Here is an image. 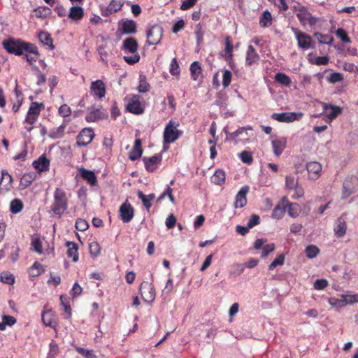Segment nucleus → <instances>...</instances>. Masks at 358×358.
Segmentation results:
<instances>
[{"label":"nucleus","mask_w":358,"mask_h":358,"mask_svg":"<svg viewBox=\"0 0 358 358\" xmlns=\"http://www.w3.org/2000/svg\"><path fill=\"white\" fill-rule=\"evenodd\" d=\"M306 169L308 174V178L315 180L321 175L322 165L317 162H310L306 164Z\"/></svg>","instance_id":"a211bd4d"},{"label":"nucleus","mask_w":358,"mask_h":358,"mask_svg":"<svg viewBox=\"0 0 358 358\" xmlns=\"http://www.w3.org/2000/svg\"><path fill=\"white\" fill-rule=\"evenodd\" d=\"M94 133L91 128L83 129L77 138V143L80 146H86L90 144L94 138Z\"/></svg>","instance_id":"f3484780"},{"label":"nucleus","mask_w":358,"mask_h":358,"mask_svg":"<svg viewBox=\"0 0 358 358\" xmlns=\"http://www.w3.org/2000/svg\"><path fill=\"white\" fill-rule=\"evenodd\" d=\"M287 207V213L289 216L292 217H296L299 216L301 212V207L299 204L296 203H286Z\"/></svg>","instance_id":"79ce46f5"},{"label":"nucleus","mask_w":358,"mask_h":358,"mask_svg":"<svg viewBox=\"0 0 358 358\" xmlns=\"http://www.w3.org/2000/svg\"><path fill=\"white\" fill-rule=\"evenodd\" d=\"M17 320L13 316L3 315L2 322H0V330L3 331L7 326L11 327L16 323Z\"/></svg>","instance_id":"37998d69"},{"label":"nucleus","mask_w":358,"mask_h":358,"mask_svg":"<svg viewBox=\"0 0 358 358\" xmlns=\"http://www.w3.org/2000/svg\"><path fill=\"white\" fill-rule=\"evenodd\" d=\"M101 118V112L99 109L94 108H91L90 113L85 117V120L88 122H93Z\"/></svg>","instance_id":"58836bf2"},{"label":"nucleus","mask_w":358,"mask_h":358,"mask_svg":"<svg viewBox=\"0 0 358 358\" xmlns=\"http://www.w3.org/2000/svg\"><path fill=\"white\" fill-rule=\"evenodd\" d=\"M335 34H336V36L338 38H340L341 41H342L343 42L346 43H351V40L348 37L347 31L344 29L338 28L336 31Z\"/></svg>","instance_id":"bf43d9fd"},{"label":"nucleus","mask_w":358,"mask_h":358,"mask_svg":"<svg viewBox=\"0 0 358 358\" xmlns=\"http://www.w3.org/2000/svg\"><path fill=\"white\" fill-rule=\"evenodd\" d=\"M190 71L192 78L194 80H200L202 78L201 76V68L197 62H194L190 65Z\"/></svg>","instance_id":"ea45409f"},{"label":"nucleus","mask_w":358,"mask_h":358,"mask_svg":"<svg viewBox=\"0 0 358 358\" xmlns=\"http://www.w3.org/2000/svg\"><path fill=\"white\" fill-rule=\"evenodd\" d=\"M163 34V29L161 26L154 24L151 26L147 31V42L149 45H157L162 39Z\"/></svg>","instance_id":"6e6552de"},{"label":"nucleus","mask_w":358,"mask_h":358,"mask_svg":"<svg viewBox=\"0 0 358 358\" xmlns=\"http://www.w3.org/2000/svg\"><path fill=\"white\" fill-rule=\"evenodd\" d=\"M323 109L325 115L330 120L335 119L342 111L341 108L327 103L323 105Z\"/></svg>","instance_id":"b1692460"},{"label":"nucleus","mask_w":358,"mask_h":358,"mask_svg":"<svg viewBox=\"0 0 358 358\" xmlns=\"http://www.w3.org/2000/svg\"><path fill=\"white\" fill-rule=\"evenodd\" d=\"M0 280L8 285H13L15 282V277L10 272L5 271L0 274Z\"/></svg>","instance_id":"6e6d98bb"},{"label":"nucleus","mask_w":358,"mask_h":358,"mask_svg":"<svg viewBox=\"0 0 358 358\" xmlns=\"http://www.w3.org/2000/svg\"><path fill=\"white\" fill-rule=\"evenodd\" d=\"M84 9L80 6H72L69 8L68 17L74 22L80 21L84 17Z\"/></svg>","instance_id":"4be33fe9"},{"label":"nucleus","mask_w":358,"mask_h":358,"mask_svg":"<svg viewBox=\"0 0 358 358\" xmlns=\"http://www.w3.org/2000/svg\"><path fill=\"white\" fill-rule=\"evenodd\" d=\"M23 48V52L25 51L29 53L34 54L36 56L38 55V52L35 45L30 43L24 42Z\"/></svg>","instance_id":"69168bd1"},{"label":"nucleus","mask_w":358,"mask_h":358,"mask_svg":"<svg viewBox=\"0 0 358 358\" xmlns=\"http://www.w3.org/2000/svg\"><path fill=\"white\" fill-rule=\"evenodd\" d=\"M178 124L174 125L173 122L170 120L168 124L166 126L164 131V143H173L176 140H177L180 135V132L177 129Z\"/></svg>","instance_id":"0eeeda50"},{"label":"nucleus","mask_w":358,"mask_h":358,"mask_svg":"<svg viewBox=\"0 0 358 358\" xmlns=\"http://www.w3.org/2000/svg\"><path fill=\"white\" fill-rule=\"evenodd\" d=\"M38 36L40 42L43 45L48 46L51 50L54 48L52 45V39L49 33L46 31H41Z\"/></svg>","instance_id":"4c0bfd02"},{"label":"nucleus","mask_w":358,"mask_h":358,"mask_svg":"<svg viewBox=\"0 0 358 358\" xmlns=\"http://www.w3.org/2000/svg\"><path fill=\"white\" fill-rule=\"evenodd\" d=\"M292 31L296 37L298 45L300 48L306 50L311 47L312 38L309 35L304 34L300 31L298 29L294 27L292 28Z\"/></svg>","instance_id":"9b49d317"},{"label":"nucleus","mask_w":358,"mask_h":358,"mask_svg":"<svg viewBox=\"0 0 358 358\" xmlns=\"http://www.w3.org/2000/svg\"><path fill=\"white\" fill-rule=\"evenodd\" d=\"M346 229L345 222L339 219L334 227V233L338 237H343L346 233Z\"/></svg>","instance_id":"49530a36"},{"label":"nucleus","mask_w":358,"mask_h":358,"mask_svg":"<svg viewBox=\"0 0 358 358\" xmlns=\"http://www.w3.org/2000/svg\"><path fill=\"white\" fill-rule=\"evenodd\" d=\"M54 201L52 204V212L59 216H61L67 209V198L65 192L59 187H57L54 192Z\"/></svg>","instance_id":"f03ea898"},{"label":"nucleus","mask_w":358,"mask_h":358,"mask_svg":"<svg viewBox=\"0 0 358 358\" xmlns=\"http://www.w3.org/2000/svg\"><path fill=\"white\" fill-rule=\"evenodd\" d=\"M59 352V347L57 344L54 342H51L49 346V351L48 353L47 358H55Z\"/></svg>","instance_id":"0e129e2a"},{"label":"nucleus","mask_w":358,"mask_h":358,"mask_svg":"<svg viewBox=\"0 0 358 358\" xmlns=\"http://www.w3.org/2000/svg\"><path fill=\"white\" fill-rule=\"evenodd\" d=\"M65 129L66 124L64 122L59 127L52 129L50 131L49 136L53 139L60 138L64 136Z\"/></svg>","instance_id":"a18cd8bd"},{"label":"nucleus","mask_w":358,"mask_h":358,"mask_svg":"<svg viewBox=\"0 0 358 358\" xmlns=\"http://www.w3.org/2000/svg\"><path fill=\"white\" fill-rule=\"evenodd\" d=\"M33 12L36 17L41 19L47 18L52 13L51 9L47 6H39L34 9Z\"/></svg>","instance_id":"e433bc0d"},{"label":"nucleus","mask_w":358,"mask_h":358,"mask_svg":"<svg viewBox=\"0 0 358 358\" xmlns=\"http://www.w3.org/2000/svg\"><path fill=\"white\" fill-rule=\"evenodd\" d=\"M23 41L12 38L3 41L2 45L8 53L20 56L23 54Z\"/></svg>","instance_id":"423d86ee"},{"label":"nucleus","mask_w":358,"mask_h":358,"mask_svg":"<svg viewBox=\"0 0 358 358\" xmlns=\"http://www.w3.org/2000/svg\"><path fill=\"white\" fill-rule=\"evenodd\" d=\"M252 128L250 126L239 127L234 132L230 133L227 129H224V131L227 134L226 140L232 141L234 144L239 143H245L248 142L249 135L248 131H252Z\"/></svg>","instance_id":"20e7f679"},{"label":"nucleus","mask_w":358,"mask_h":358,"mask_svg":"<svg viewBox=\"0 0 358 358\" xmlns=\"http://www.w3.org/2000/svg\"><path fill=\"white\" fill-rule=\"evenodd\" d=\"M43 108L44 106L43 103L32 102L28 110L25 122L29 124H33L37 120L38 117Z\"/></svg>","instance_id":"1a4fd4ad"},{"label":"nucleus","mask_w":358,"mask_h":358,"mask_svg":"<svg viewBox=\"0 0 358 358\" xmlns=\"http://www.w3.org/2000/svg\"><path fill=\"white\" fill-rule=\"evenodd\" d=\"M138 48V43L134 38H127L123 41L122 49L124 51L134 54L132 56H124L123 59L127 64H134L140 60V55L137 52Z\"/></svg>","instance_id":"7ed1b4c3"},{"label":"nucleus","mask_w":358,"mask_h":358,"mask_svg":"<svg viewBox=\"0 0 358 358\" xmlns=\"http://www.w3.org/2000/svg\"><path fill=\"white\" fill-rule=\"evenodd\" d=\"M286 187L290 189H295L298 196L303 194L302 188L298 187V180L294 176H287L285 178Z\"/></svg>","instance_id":"bb28decb"},{"label":"nucleus","mask_w":358,"mask_h":358,"mask_svg":"<svg viewBox=\"0 0 358 358\" xmlns=\"http://www.w3.org/2000/svg\"><path fill=\"white\" fill-rule=\"evenodd\" d=\"M78 171L80 176L87 181L89 184L91 185H95L96 184L97 180L95 173L90 170H87L84 168H79Z\"/></svg>","instance_id":"cd10ccee"},{"label":"nucleus","mask_w":358,"mask_h":358,"mask_svg":"<svg viewBox=\"0 0 358 358\" xmlns=\"http://www.w3.org/2000/svg\"><path fill=\"white\" fill-rule=\"evenodd\" d=\"M259 59V56L257 51L252 45H249L246 52L245 64L247 66H252V64H257Z\"/></svg>","instance_id":"5701e85b"},{"label":"nucleus","mask_w":358,"mask_h":358,"mask_svg":"<svg viewBox=\"0 0 358 358\" xmlns=\"http://www.w3.org/2000/svg\"><path fill=\"white\" fill-rule=\"evenodd\" d=\"M329 304L337 309H341L347 306L358 303V293L348 291L344 294L328 298Z\"/></svg>","instance_id":"f257e3e1"},{"label":"nucleus","mask_w":358,"mask_h":358,"mask_svg":"<svg viewBox=\"0 0 358 358\" xmlns=\"http://www.w3.org/2000/svg\"><path fill=\"white\" fill-rule=\"evenodd\" d=\"M23 208V203L22 202L18 199H13L10 204V210L13 214H17L20 213Z\"/></svg>","instance_id":"3c124183"},{"label":"nucleus","mask_w":358,"mask_h":358,"mask_svg":"<svg viewBox=\"0 0 358 358\" xmlns=\"http://www.w3.org/2000/svg\"><path fill=\"white\" fill-rule=\"evenodd\" d=\"M68 250L67 255L71 258L73 262H76L78 260V247L75 243L68 242L66 243Z\"/></svg>","instance_id":"f704fd0d"},{"label":"nucleus","mask_w":358,"mask_h":358,"mask_svg":"<svg viewBox=\"0 0 358 358\" xmlns=\"http://www.w3.org/2000/svg\"><path fill=\"white\" fill-rule=\"evenodd\" d=\"M137 196L142 201L147 210H149L152 205V201L155 199V195L154 194L145 195L141 191H138Z\"/></svg>","instance_id":"473e14b6"},{"label":"nucleus","mask_w":358,"mask_h":358,"mask_svg":"<svg viewBox=\"0 0 358 358\" xmlns=\"http://www.w3.org/2000/svg\"><path fill=\"white\" fill-rule=\"evenodd\" d=\"M319 248L314 245L307 246L305 250L306 255L310 259L315 257L319 254Z\"/></svg>","instance_id":"13d9d810"},{"label":"nucleus","mask_w":358,"mask_h":358,"mask_svg":"<svg viewBox=\"0 0 358 358\" xmlns=\"http://www.w3.org/2000/svg\"><path fill=\"white\" fill-rule=\"evenodd\" d=\"M272 23L271 14L268 11H264L259 20V24L262 27H269Z\"/></svg>","instance_id":"603ef678"},{"label":"nucleus","mask_w":358,"mask_h":358,"mask_svg":"<svg viewBox=\"0 0 358 358\" xmlns=\"http://www.w3.org/2000/svg\"><path fill=\"white\" fill-rule=\"evenodd\" d=\"M258 261L255 259H250L248 262H247L245 264H237L235 266L239 271L240 273L243 272L245 267L249 268H252L257 265Z\"/></svg>","instance_id":"4d7b16f0"},{"label":"nucleus","mask_w":358,"mask_h":358,"mask_svg":"<svg viewBox=\"0 0 358 358\" xmlns=\"http://www.w3.org/2000/svg\"><path fill=\"white\" fill-rule=\"evenodd\" d=\"M225 44V60L227 62H230L233 59V45L231 43V40L229 37H227L224 41Z\"/></svg>","instance_id":"c03bdc74"},{"label":"nucleus","mask_w":358,"mask_h":358,"mask_svg":"<svg viewBox=\"0 0 358 358\" xmlns=\"http://www.w3.org/2000/svg\"><path fill=\"white\" fill-rule=\"evenodd\" d=\"M120 215L124 223L129 222L134 217V210L131 203L127 199L120 207Z\"/></svg>","instance_id":"ddd939ff"},{"label":"nucleus","mask_w":358,"mask_h":358,"mask_svg":"<svg viewBox=\"0 0 358 358\" xmlns=\"http://www.w3.org/2000/svg\"><path fill=\"white\" fill-rule=\"evenodd\" d=\"M42 322L46 327H50L54 329H56L57 325L55 321V314L50 310H45L41 315Z\"/></svg>","instance_id":"a878e982"},{"label":"nucleus","mask_w":358,"mask_h":358,"mask_svg":"<svg viewBox=\"0 0 358 358\" xmlns=\"http://www.w3.org/2000/svg\"><path fill=\"white\" fill-rule=\"evenodd\" d=\"M90 94L98 99H102L106 95V85L101 80L92 82L90 86Z\"/></svg>","instance_id":"dca6fc26"},{"label":"nucleus","mask_w":358,"mask_h":358,"mask_svg":"<svg viewBox=\"0 0 358 358\" xmlns=\"http://www.w3.org/2000/svg\"><path fill=\"white\" fill-rule=\"evenodd\" d=\"M271 143L273 154L275 157H279L287 146V139L284 137L275 138Z\"/></svg>","instance_id":"aec40b11"},{"label":"nucleus","mask_w":358,"mask_h":358,"mask_svg":"<svg viewBox=\"0 0 358 358\" xmlns=\"http://www.w3.org/2000/svg\"><path fill=\"white\" fill-rule=\"evenodd\" d=\"M147 171L152 172L155 171L162 162V155L159 154L155 155L151 157H144L143 159Z\"/></svg>","instance_id":"6ab92c4d"},{"label":"nucleus","mask_w":358,"mask_h":358,"mask_svg":"<svg viewBox=\"0 0 358 358\" xmlns=\"http://www.w3.org/2000/svg\"><path fill=\"white\" fill-rule=\"evenodd\" d=\"M89 250L91 256L98 257L101 254V247L97 241H93L89 244Z\"/></svg>","instance_id":"5fc2aeb1"},{"label":"nucleus","mask_w":358,"mask_h":358,"mask_svg":"<svg viewBox=\"0 0 358 358\" xmlns=\"http://www.w3.org/2000/svg\"><path fill=\"white\" fill-rule=\"evenodd\" d=\"M358 188V178L355 176H348L343 184L342 199H345L353 194Z\"/></svg>","instance_id":"39448f33"},{"label":"nucleus","mask_w":358,"mask_h":358,"mask_svg":"<svg viewBox=\"0 0 358 358\" xmlns=\"http://www.w3.org/2000/svg\"><path fill=\"white\" fill-rule=\"evenodd\" d=\"M239 157L243 163L251 164L253 161L252 154L248 151H243L239 154Z\"/></svg>","instance_id":"774afa93"},{"label":"nucleus","mask_w":358,"mask_h":358,"mask_svg":"<svg viewBox=\"0 0 358 358\" xmlns=\"http://www.w3.org/2000/svg\"><path fill=\"white\" fill-rule=\"evenodd\" d=\"M13 177L6 170L1 171V178L0 181V189L8 191L12 187Z\"/></svg>","instance_id":"393cba45"},{"label":"nucleus","mask_w":358,"mask_h":358,"mask_svg":"<svg viewBox=\"0 0 358 358\" xmlns=\"http://www.w3.org/2000/svg\"><path fill=\"white\" fill-rule=\"evenodd\" d=\"M33 166L38 172L48 171L50 166V161L44 156H41L33 162Z\"/></svg>","instance_id":"c85d7f7f"},{"label":"nucleus","mask_w":358,"mask_h":358,"mask_svg":"<svg viewBox=\"0 0 358 358\" xmlns=\"http://www.w3.org/2000/svg\"><path fill=\"white\" fill-rule=\"evenodd\" d=\"M170 73L173 76H178L180 73V67L176 58H173L170 64Z\"/></svg>","instance_id":"338daca9"},{"label":"nucleus","mask_w":358,"mask_h":358,"mask_svg":"<svg viewBox=\"0 0 358 358\" xmlns=\"http://www.w3.org/2000/svg\"><path fill=\"white\" fill-rule=\"evenodd\" d=\"M127 109L131 113L140 115L144 112V105L140 101L139 97L134 96L130 98L127 105Z\"/></svg>","instance_id":"2eb2a0df"},{"label":"nucleus","mask_w":358,"mask_h":358,"mask_svg":"<svg viewBox=\"0 0 358 358\" xmlns=\"http://www.w3.org/2000/svg\"><path fill=\"white\" fill-rule=\"evenodd\" d=\"M31 249L39 255L44 253L43 250V241L38 236H34L31 239Z\"/></svg>","instance_id":"a19ab883"},{"label":"nucleus","mask_w":358,"mask_h":358,"mask_svg":"<svg viewBox=\"0 0 358 358\" xmlns=\"http://www.w3.org/2000/svg\"><path fill=\"white\" fill-rule=\"evenodd\" d=\"M285 255L280 254L271 262L268 266L269 270H273L278 266H282L285 262Z\"/></svg>","instance_id":"052dcab7"},{"label":"nucleus","mask_w":358,"mask_h":358,"mask_svg":"<svg viewBox=\"0 0 358 358\" xmlns=\"http://www.w3.org/2000/svg\"><path fill=\"white\" fill-rule=\"evenodd\" d=\"M122 30L124 34H134L136 32V23L132 20H122Z\"/></svg>","instance_id":"72a5a7b5"},{"label":"nucleus","mask_w":358,"mask_h":358,"mask_svg":"<svg viewBox=\"0 0 358 358\" xmlns=\"http://www.w3.org/2000/svg\"><path fill=\"white\" fill-rule=\"evenodd\" d=\"M44 272L43 266L38 263L35 262L32 266L29 269V274L31 277H36Z\"/></svg>","instance_id":"8fccbe9b"},{"label":"nucleus","mask_w":358,"mask_h":358,"mask_svg":"<svg viewBox=\"0 0 358 358\" xmlns=\"http://www.w3.org/2000/svg\"><path fill=\"white\" fill-rule=\"evenodd\" d=\"M124 3V0H111L107 6H101V13L104 17H108L114 13L120 10Z\"/></svg>","instance_id":"f8f14e48"},{"label":"nucleus","mask_w":358,"mask_h":358,"mask_svg":"<svg viewBox=\"0 0 358 358\" xmlns=\"http://www.w3.org/2000/svg\"><path fill=\"white\" fill-rule=\"evenodd\" d=\"M275 80L278 83L287 87H289L292 83L290 78L283 73H276L275 76Z\"/></svg>","instance_id":"de8ad7c7"},{"label":"nucleus","mask_w":358,"mask_h":358,"mask_svg":"<svg viewBox=\"0 0 358 358\" xmlns=\"http://www.w3.org/2000/svg\"><path fill=\"white\" fill-rule=\"evenodd\" d=\"M232 73L231 71L224 69L222 75V85L224 87L229 86L231 82Z\"/></svg>","instance_id":"680f3d73"},{"label":"nucleus","mask_w":358,"mask_h":358,"mask_svg":"<svg viewBox=\"0 0 358 358\" xmlns=\"http://www.w3.org/2000/svg\"><path fill=\"white\" fill-rule=\"evenodd\" d=\"M36 178L34 172H29L24 173L20 178V185L21 188L24 189L29 187Z\"/></svg>","instance_id":"2f4dec72"},{"label":"nucleus","mask_w":358,"mask_h":358,"mask_svg":"<svg viewBox=\"0 0 358 358\" xmlns=\"http://www.w3.org/2000/svg\"><path fill=\"white\" fill-rule=\"evenodd\" d=\"M225 172L222 169H217L211 177V181L217 185H221L225 182Z\"/></svg>","instance_id":"c9c22d12"},{"label":"nucleus","mask_w":358,"mask_h":358,"mask_svg":"<svg viewBox=\"0 0 358 358\" xmlns=\"http://www.w3.org/2000/svg\"><path fill=\"white\" fill-rule=\"evenodd\" d=\"M76 351L85 358H96L92 350L85 349L80 347H76Z\"/></svg>","instance_id":"e2e57ef3"},{"label":"nucleus","mask_w":358,"mask_h":358,"mask_svg":"<svg viewBox=\"0 0 358 358\" xmlns=\"http://www.w3.org/2000/svg\"><path fill=\"white\" fill-rule=\"evenodd\" d=\"M141 296L146 303H152L155 299V290L153 285L148 282H143L141 285Z\"/></svg>","instance_id":"4468645a"},{"label":"nucleus","mask_w":358,"mask_h":358,"mask_svg":"<svg viewBox=\"0 0 358 358\" xmlns=\"http://www.w3.org/2000/svg\"><path fill=\"white\" fill-rule=\"evenodd\" d=\"M303 116V113L301 112H285L280 113H273L272 118L280 122H292L296 120H299Z\"/></svg>","instance_id":"9d476101"},{"label":"nucleus","mask_w":358,"mask_h":358,"mask_svg":"<svg viewBox=\"0 0 358 358\" xmlns=\"http://www.w3.org/2000/svg\"><path fill=\"white\" fill-rule=\"evenodd\" d=\"M286 203L287 201L285 199H283L281 203L278 204L275 206L271 215L273 218L280 220L284 216L287 208Z\"/></svg>","instance_id":"c756f323"},{"label":"nucleus","mask_w":358,"mask_h":358,"mask_svg":"<svg viewBox=\"0 0 358 358\" xmlns=\"http://www.w3.org/2000/svg\"><path fill=\"white\" fill-rule=\"evenodd\" d=\"M312 53H310L308 55V60L311 64H314L316 65H327L329 61V59L327 56L317 57H315V59H312Z\"/></svg>","instance_id":"864d4df0"},{"label":"nucleus","mask_w":358,"mask_h":358,"mask_svg":"<svg viewBox=\"0 0 358 358\" xmlns=\"http://www.w3.org/2000/svg\"><path fill=\"white\" fill-rule=\"evenodd\" d=\"M142 153L143 150L141 149V141L139 138L136 139L134 148L129 152V158L131 161H135L141 157Z\"/></svg>","instance_id":"7c9ffc66"},{"label":"nucleus","mask_w":358,"mask_h":358,"mask_svg":"<svg viewBox=\"0 0 358 358\" xmlns=\"http://www.w3.org/2000/svg\"><path fill=\"white\" fill-rule=\"evenodd\" d=\"M314 36L317 38L318 42L321 44L331 45L334 41V38L329 34H324L317 32L314 34Z\"/></svg>","instance_id":"09e8293b"},{"label":"nucleus","mask_w":358,"mask_h":358,"mask_svg":"<svg viewBox=\"0 0 358 358\" xmlns=\"http://www.w3.org/2000/svg\"><path fill=\"white\" fill-rule=\"evenodd\" d=\"M249 192V187L245 185L241 188L237 194L236 195L234 207L236 208H243L247 203L246 195Z\"/></svg>","instance_id":"412c9836"}]
</instances>
